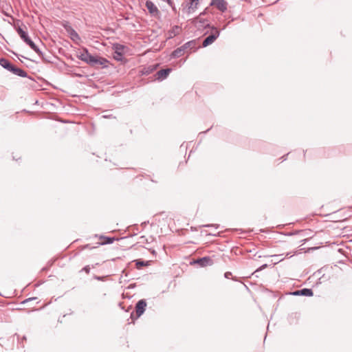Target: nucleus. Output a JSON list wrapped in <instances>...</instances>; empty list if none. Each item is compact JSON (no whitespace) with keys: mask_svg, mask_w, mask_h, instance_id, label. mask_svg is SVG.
Wrapping results in <instances>:
<instances>
[{"mask_svg":"<svg viewBox=\"0 0 352 352\" xmlns=\"http://www.w3.org/2000/svg\"><path fill=\"white\" fill-rule=\"evenodd\" d=\"M194 22L199 28H206L209 26L207 20L202 19L199 17H197L196 19H195Z\"/></svg>","mask_w":352,"mask_h":352,"instance_id":"6ab92c4d","label":"nucleus"},{"mask_svg":"<svg viewBox=\"0 0 352 352\" xmlns=\"http://www.w3.org/2000/svg\"><path fill=\"white\" fill-rule=\"evenodd\" d=\"M206 227H210V226H215L216 228H219V226L218 225H206L205 226Z\"/></svg>","mask_w":352,"mask_h":352,"instance_id":"393cba45","label":"nucleus"},{"mask_svg":"<svg viewBox=\"0 0 352 352\" xmlns=\"http://www.w3.org/2000/svg\"><path fill=\"white\" fill-rule=\"evenodd\" d=\"M145 6L147 8L148 12L152 16L159 18L160 16V12L157 7L151 0H147L145 3Z\"/></svg>","mask_w":352,"mask_h":352,"instance_id":"f03ea898","label":"nucleus"},{"mask_svg":"<svg viewBox=\"0 0 352 352\" xmlns=\"http://www.w3.org/2000/svg\"><path fill=\"white\" fill-rule=\"evenodd\" d=\"M135 265L138 268H140L141 267L147 265V262L144 261L137 260L135 261Z\"/></svg>","mask_w":352,"mask_h":352,"instance_id":"412c9836","label":"nucleus"},{"mask_svg":"<svg viewBox=\"0 0 352 352\" xmlns=\"http://www.w3.org/2000/svg\"><path fill=\"white\" fill-rule=\"evenodd\" d=\"M83 270H84L86 273H87V274H88V273H89V270H90V269H89V267L88 266H86V267H85L83 268Z\"/></svg>","mask_w":352,"mask_h":352,"instance_id":"5701e85b","label":"nucleus"},{"mask_svg":"<svg viewBox=\"0 0 352 352\" xmlns=\"http://www.w3.org/2000/svg\"><path fill=\"white\" fill-rule=\"evenodd\" d=\"M10 72H12V74H14L18 76H20V77H27L28 76V74L25 70L18 68V67H15L14 65H13L12 68L10 70Z\"/></svg>","mask_w":352,"mask_h":352,"instance_id":"f8f14e48","label":"nucleus"},{"mask_svg":"<svg viewBox=\"0 0 352 352\" xmlns=\"http://www.w3.org/2000/svg\"><path fill=\"white\" fill-rule=\"evenodd\" d=\"M125 47L121 44H114L113 50H115L114 58L117 60H122L123 58V53Z\"/></svg>","mask_w":352,"mask_h":352,"instance_id":"423d86ee","label":"nucleus"},{"mask_svg":"<svg viewBox=\"0 0 352 352\" xmlns=\"http://www.w3.org/2000/svg\"><path fill=\"white\" fill-rule=\"evenodd\" d=\"M292 294L295 296H312L313 291L311 289L304 288L294 292Z\"/></svg>","mask_w":352,"mask_h":352,"instance_id":"9d476101","label":"nucleus"},{"mask_svg":"<svg viewBox=\"0 0 352 352\" xmlns=\"http://www.w3.org/2000/svg\"><path fill=\"white\" fill-rule=\"evenodd\" d=\"M266 265H267L266 264H264V265L262 266V267H266Z\"/></svg>","mask_w":352,"mask_h":352,"instance_id":"bb28decb","label":"nucleus"},{"mask_svg":"<svg viewBox=\"0 0 352 352\" xmlns=\"http://www.w3.org/2000/svg\"><path fill=\"white\" fill-rule=\"evenodd\" d=\"M66 30H67V32L69 33V34L70 35V38L72 40L75 41L76 40L80 39V36H79L78 34L72 27L69 26L68 28H66Z\"/></svg>","mask_w":352,"mask_h":352,"instance_id":"a211bd4d","label":"nucleus"},{"mask_svg":"<svg viewBox=\"0 0 352 352\" xmlns=\"http://www.w3.org/2000/svg\"><path fill=\"white\" fill-rule=\"evenodd\" d=\"M186 53V51L181 46L175 49L170 54V57L173 58H179L183 56Z\"/></svg>","mask_w":352,"mask_h":352,"instance_id":"2eb2a0df","label":"nucleus"},{"mask_svg":"<svg viewBox=\"0 0 352 352\" xmlns=\"http://www.w3.org/2000/svg\"><path fill=\"white\" fill-rule=\"evenodd\" d=\"M34 299H35V298H29L25 300L24 301H23V303H25L26 302L30 301V300H32Z\"/></svg>","mask_w":352,"mask_h":352,"instance_id":"b1692460","label":"nucleus"},{"mask_svg":"<svg viewBox=\"0 0 352 352\" xmlns=\"http://www.w3.org/2000/svg\"><path fill=\"white\" fill-rule=\"evenodd\" d=\"M210 6L216 7L221 12L228 9V3L225 0H211Z\"/></svg>","mask_w":352,"mask_h":352,"instance_id":"20e7f679","label":"nucleus"},{"mask_svg":"<svg viewBox=\"0 0 352 352\" xmlns=\"http://www.w3.org/2000/svg\"><path fill=\"white\" fill-rule=\"evenodd\" d=\"M282 158L283 159V161L286 160L285 156H283Z\"/></svg>","mask_w":352,"mask_h":352,"instance_id":"a878e982","label":"nucleus"},{"mask_svg":"<svg viewBox=\"0 0 352 352\" xmlns=\"http://www.w3.org/2000/svg\"><path fill=\"white\" fill-rule=\"evenodd\" d=\"M212 29L214 32L207 36L202 43V45L204 47L212 44L219 36L220 32L216 28H212Z\"/></svg>","mask_w":352,"mask_h":352,"instance_id":"7ed1b4c3","label":"nucleus"},{"mask_svg":"<svg viewBox=\"0 0 352 352\" xmlns=\"http://www.w3.org/2000/svg\"><path fill=\"white\" fill-rule=\"evenodd\" d=\"M171 71L170 68L160 69L155 74V79L159 81L166 79Z\"/></svg>","mask_w":352,"mask_h":352,"instance_id":"0eeeda50","label":"nucleus"},{"mask_svg":"<svg viewBox=\"0 0 352 352\" xmlns=\"http://www.w3.org/2000/svg\"><path fill=\"white\" fill-rule=\"evenodd\" d=\"M16 31L21 37V38L27 43L31 38H30L28 32L21 26L16 28Z\"/></svg>","mask_w":352,"mask_h":352,"instance_id":"6e6552de","label":"nucleus"},{"mask_svg":"<svg viewBox=\"0 0 352 352\" xmlns=\"http://www.w3.org/2000/svg\"><path fill=\"white\" fill-rule=\"evenodd\" d=\"M0 65L10 72L13 67V65L5 58H0Z\"/></svg>","mask_w":352,"mask_h":352,"instance_id":"dca6fc26","label":"nucleus"},{"mask_svg":"<svg viewBox=\"0 0 352 352\" xmlns=\"http://www.w3.org/2000/svg\"><path fill=\"white\" fill-rule=\"evenodd\" d=\"M181 31V28L178 25H174L170 30L168 32V38H172L179 34Z\"/></svg>","mask_w":352,"mask_h":352,"instance_id":"ddd939ff","label":"nucleus"},{"mask_svg":"<svg viewBox=\"0 0 352 352\" xmlns=\"http://www.w3.org/2000/svg\"><path fill=\"white\" fill-rule=\"evenodd\" d=\"M28 45L30 46V47L34 50L39 56L43 57V54L40 50V49L36 45V44L30 39L28 41V42L26 43Z\"/></svg>","mask_w":352,"mask_h":352,"instance_id":"f3484780","label":"nucleus"},{"mask_svg":"<svg viewBox=\"0 0 352 352\" xmlns=\"http://www.w3.org/2000/svg\"><path fill=\"white\" fill-rule=\"evenodd\" d=\"M182 47L186 53H189L188 51V50H190L196 48V41L195 40L190 41L184 43Z\"/></svg>","mask_w":352,"mask_h":352,"instance_id":"4468645a","label":"nucleus"},{"mask_svg":"<svg viewBox=\"0 0 352 352\" xmlns=\"http://www.w3.org/2000/svg\"><path fill=\"white\" fill-rule=\"evenodd\" d=\"M77 57L89 65L95 67L106 68L108 67L109 60L103 57L94 56L89 54L88 50L82 48L77 54Z\"/></svg>","mask_w":352,"mask_h":352,"instance_id":"f257e3e1","label":"nucleus"},{"mask_svg":"<svg viewBox=\"0 0 352 352\" xmlns=\"http://www.w3.org/2000/svg\"><path fill=\"white\" fill-rule=\"evenodd\" d=\"M100 239L103 240L100 242V245L111 244L115 241V239L113 237H109V236H101L100 237Z\"/></svg>","mask_w":352,"mask_h":352,"instance_id":"aec40b11","label":"nucleus"},{"mask_svg":"<svg viewBox=\"0 0 352 352\" xmlns=\"http://www.w3.org/2000/svg\"><path fill=\"white\" fill-rule=\"evenodd\" d=\"M199 2V0H189L187 13L190 14L194 12L198 8Z\"/></svg>","mask_w":352,"mask_h":352,"instance_id":"9b49d317","label":"nucleus"},{"mask_svg":"<svg viewBox=\"0 0 352 352\" xmlns=\"http://www.w3.org/2000/svg\"><path fill=\"white\" fill-rule=\"evenodd\" d=\"M146 302L144 299L140 300L135 305L136 318L140 317L145 311Z\"/></svg>","mask_w":352,"mask_h":352,"instance_id":"39448f33","label":"nucleus"},{"mask_svg":"<svg viewBox=\"0 0 352 352\" xmlns=\"http://www.w3.org/2000/svg\"><path fill=\"white\" fill-rule=\"evenodd\" d=\"M195 263L199 265L201 267H206L212 265L213 264V260L210 256H204L197 259Z\"/></svg>","mask_w":352,"mask_h":352,"instance_id":"1a4fd4ad","label":"nucleus"},{"mask_svg":"<svg viewBox=\"0 0 352 352\" xmlns=\"http://www.w3.org/2000/svg\"><path fill=\"white\" fill-rule=\"evenodd\" d=\"M232 276V273L230 272H226L225 274H224V277L226 278H230V276Z\"/></svg>","mask_w":352,"mask_h":352,"instance_id":"4be33fe9","label":"nucleus"}]
</instances>
